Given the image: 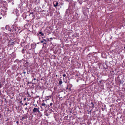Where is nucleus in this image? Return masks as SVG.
Instances as JSON below:
<instances>
[{
	"instance_id": "f257e3e1",
	"label": "nucleus",
	"mask_w": 125,
	"mask_h": 125,
	"mask_svg": "<svg viewBox=\"0 0 125 125\" xmlns=\"http://www.w3.org/2000/svg\"><path fill=\"white\" fill-rule=\"evenodd\" d=\"M47 107V106L44 103H43L42 104L41 106H40V107L41 108V110H45Z\"/></svg>"
},
{
	"instance_id": "f03ea898",
	"label": "nucleus",
	"mask_w": 125,
	"mask_h": 125,
	"mask_svg": "<svg viewBox=\"0 0 125 125\" xmlns=\"http://www.w3.org/2000/svg\"><path fill=\"white\" fill-rule=\"evenodd\" d=\"M11 28L12 29V30H13V31H16L17 29V25L15 24H14L13 25H12Z\"/></svg>"
},
{
	"instance_id": "7ed1b4c3",
	"label": "nucleus",
	"mask_w": 125,
	"mask_h": 125,
	"mask_svg": "<svg viewBox=\"0 0 125 125\" xmlns=\"http://www.w3.org/2000/svg\"><path fill=\"white\" fill-rule=\"evenodd\" d=\"M39 108H34L33 110V113H35L36 112H37L38 113H40V111H39Z\"/></svg>"
},
{
	"instance_id": "20e7f679",
	"label": "nucleus",
	"mask_w": 125,
	"mask_h": 125,
	"mask_svg": "<svg viewBox=\"0 0 125 125\" xmlns=\"http://www.w3.org/2000/svg\"><path fill=\"white\" fill-rule=\"evenodd\" d=\"M58 4V3L56 1H54L53 2V6L54 7H57Z\"/></svg>"
},
{
	"instance_id": "39448f33",
	"label": "nucleus",
	"mask_w": 125,
	"mask_h": 125,
	"mask_svg": "<svg viewBox=\"0 0 125 125\" xmlns=\"http://www.w3.org/2000/svg\"><path fill=\"white\" fill-rule=\"evenodd\" d=\"M28 118L26 114L24 115L22 117V118L20 119L21 120H23L25 119H27Z\"/></svg>"
},
{
	"instance_id": "423d86ee",
	"label": "nucleus",
	"mask_w": 125,
	"mask_h": 125,
	"mask_svg": "<svg viewBox=\"0 0 125 125\" xmlns=\"http://www.w3.org/2000/svg\"><path fill=\"white\" fill-rule=\"evenodd\" d=\"M2 36H4L3 38L6 39H7V34L4 32L3 33Z\"/></svg>"
},
{
	"instance_id": "0eeeda50",
	"label": "nucleus",
	"mask_w": 125,
	"mask_h": 125,
	"mask_svg": "<svg viewBox=\"0 0 125 125\" xmlns=\"http://www.w3.org/2000/svg\"><path fill=\"white\" fill-rule=\"evenodd\" d=\"M10 28V27L8 25H7L5 27V28L7 30L8 29V28Z\"/></svg>"
},
{
	"instance_id": "6e6552de",
	"label": "nucleus",
	"mask_w": 125,
	"mask_h": 125,
	"mask_svg": "<svg viewBox=\"0 0 125 125\" xmlns=\"http://www.w3.org/2000/svg\"><path fill=\"white\" fill-rule=\"evenodd\" d=\"M62 83V82L61 80H60L59 81V85L61 84Z\"/></svg>"
},
{
	"instance_id": "1a4fd4ad",
	"label": "nucleus",
	"mask_w": 125,
	"mask_h": 125,
	"mask_svg": "<svg viewBox=\"0 0 125 125\" xmlns=\"http://www.w3.org/2000/svg\"><path fill=\"white\" fill-rule=\"evenodd\" d=\"M39 33L40 34H41V35L42 36H43L44 35V34L43 33H42V32L41 31H40L39 32Z\"/></svg>"
},
{
	"instance_id": "9d476101",
	"label": "nucleus",
	"mask_w": 125,
	"mask_h": 125,
	"mask_svg": "<svg viewBox=\"0 0 125 125\" xmlns=\"http://www.w3.org/2000/svg\"><path fill=\"white\" fill-rule=\"evenodd\" d=\"M91 104H92V108H93L94 107V104L92 102L91 103Z\"/></svg>"
},
{
	"instance_id": "9b49d317",
	"label": "nucleus",
	"mask_w": 125,
	"mask_h": 125,
	"mask_svg": "<svg viewBox=\"0 0 125 125\" xmlns=\"http://www.w3.org/2000/svg\"><path fill=\"white\" fill-rule=\"evenodd\" d=\"M9 31H10V32H12L13 31V30H12V29L11 28L10 29V30H9Z\"/></svg>"
},
{
	"instance_id": "f8f14e48",
	"label": "nucleus",
	"mask_w": 125,
	"mask_h": 125,
	"mask_svg": "<svg viewBox=\"0 0 125 125\" xmlns=\"http://www.w3.org/2000/svg\"><path fill=\"white\" fill-rule=\"evenodd\" d=\"M2 40V38H0V42H1Z\"/></svg>"
},
{
	"instance_id": "ddd939ff",
	"label": "nucleus",
	"mask_w": 125,
	"mask_h": 125,
	"mask_svg": "<svg viewBox=\"0 0 125 125\" xmlns=\"http://www.w3.org/2000/svg\"><path fill=\"white\" fill-rule=\"evenodd\" d=\"M43 41H44L45 42H47V40L46 39H43Z\"/></svg>"
},
{
	"instance_id": "4468645a",
	"label": "nucleus",
	"mask_w": 125,
	"mask_h": 125,
	"mask_svg": "<svg viewBox=\"0 0 125 125\" xmlns=\"http://www.w3.org/2000/svg\"><path fill=\"white\" fill-rule=\"evenodd\" d=\"M63 76L64 77H65L66 76V75L65 74H64L63 75Z\"/></svg>"
},
{
	"instance_id": "2eb2a0df",
	"label": "nucleus",
	"mask_w": 125,
	"mask_h": 125,
	"mask_svg": "<svg viewBox=\"0 0 125 125\" xmlns=\"http://www.w3.org/2000/svg\"><path fill=\"white\" fill-rule=\"evenodd\" d=\"M52 105V103H51L50 104V105L51 106Z\"/></svg>"
},
{
	"instance_id": "dca6fc26",
	"label": "nucleus",
	"mask_w": 125,
	"mask_h": 125,
	"mask_svg": "<svg viewBox=\"0 0 125 125\" xmlns=\"http://www.w3.org/2000/svg\"><path fill=\"white\" fill-rule=\"evenodd\" d=\"M23 73L24 74H25V73H26V72H25V71H23Z\"/></svg>"
},
{
	"instance_id": "f3484780",
	"label": "nucleus",
	"mask_w": 125,
	"mask_h": 125,
	"mask_svg": "<svg viewBox=\"0 0 125 125\" xmlns=\"http://www.w3.org/2000/svg\"><path fill=\"white\" fill-rule=\"evenodd\" d=\"M33 13V12H32L31 13H30V14L29 15V16H30V14H32Z\"/></svg>"
},
{
	"instance_id": "a211bd4d",
	"label": "nucleus",
	"mask_w": 125,
	"mask_h": 125,
	"mask_svg": "<svg viewBox=\"0 0 125 125\" xmlns=\"http://www.w3.org/2000/svg\"><path fill=\"white\" fill-rule=\"evenodd\" d=\"M43 41H41V43H43Z\"/></svg>"
},
{
	"instance_id": "6ab92c4d",
	"label": "nucleus",
	"mask_w": 125,
	"mask_h": 125,
	"mask_svg": "<svg viewBox=\"0 0 125 125\" xmlns=\"http://www.w3.org/2000/svg\"><path fill=\"white\" fill-rule=\"evenodd\" d=\"M27 107H26V108H25V110H27Z\"/></svg>"
},
{
	"instance_id": "aec40b11",
	"label": "nucleus",
	"mask_w": 125,
	"mask_h": 125,
	"mask_svg": "<svg viewBox=\"0 0 125 125\" xmlns=\"http://www.w3.org/2000/svg\"><path fill=\"white\" fill-rule=\"evenodd\" d=\"M19 123V122L18 121H16V123L17 124H18Z\"/></svg>"
},
{
	"instance_id": "412c9836",
	"label": "nucleus",
	"mask_w": 125,
	"mask_h": 125,
	"mask_svg": "<svg viewBox=\"0 0 125 125\" xmlns=\"http://www.w3.org/2000/svg\"><path fill=\"white\" fill-rule=\"evenodd\" d=\"M11 29V28H10V27L9 28H8V30L9 31L10 30V29Z\"/></svg>"
},
{
	"instance_id": "4be33fe9",
	"label": "nucleus",
	"mask_w": 125,
	"mask_h": 125,
	"mask_svg": "<svg viewBox=\"0 0 125 125\" xmlns=\"http://www.w3.org/2000/svg\"><path fill=\"white\" fill-rule=\"evenodd\" d=\"M4 99H5V102H6V99L5 98H4Z\"/></svg>"
},
{
	"instance_id": "5701e85b",
	"label": "nucleus",
	"mask_w": 125,
	"mask_h": 125,
	"mask_svg": "<svg viewBox=\"0 0 125 125\" xmlns=\"http://www.w3.org/2000/svg\"><path fill=\"white\" fill-rule=\"evenodd\" d=\"M36 80V79L35 78H34L33 79L34 80Z\"/></svg>"
},
{
	"instance_id": "b1692460",
	"label": "nucleus",
	"mask_w": 125,
	"mask_h": 125,
	"mask_svg": "<svg viewBox=\"0 0 125 125\" xmlns=\"http://www.w3.org/2000/svg\"><path fill=\"white\" fill-rule=\"evenodd\" d=\"M35 83L34 82V83H32V84H34Z\"/></svg>"
},
{
	"instance_id": "393cba45",
	"label": "nucleus",
	"mask_w": 125,
	"mask_h": 125,
	"mask_svg": "<svg viewBox=\"0 0 125 125\" xmlns=\"http://www.w3.org/2000/svg\"><path fill=\"white\" fill-rule=\"evenodd\" d=\"M25 104V105H27V104L26 103Z\"/></svg>"
},
{
	"instance_id": "a878e982",
	"label": "nucleus",
	"mask_w": 125,
	"mask_h": 125,
	"mask_svg": "<svg viewBox=\"0 0 125 125\" xmlns=\"http://www.w3.org/2000/svg\"><path fill=\"white\" fill-rule=\"evenodd\" d=\"M1 117V114H0V118Z\"/></svg>"
},
{
	"instance_id": "bb28decb",
	"label": "nucleus",
	"mask_w": 125,
	"mask_h": 125,
	"mask_svg": "<svg viewBox=\"0 0 125 125\" xmlns=\"http://www.w3.org/2000/svg\"><path fill=\"white\" fill-rule=\"evenodd\" d=\"M50 39H52V37H51L50 38Z\"/></svg>"
},
{
	"instance_id": "cd10ccee",
	"label": "nucleus",
	"mask_w": 125,
	"mask_h": 125,
	"mask_svg": "<svg viewBox=\"0 0 125 125\" xmlns=\"http://www.w3.org/2000/svg\"><path fill=\"white\" fill-rule=\"evenodd\" d=\"M24 100H26V98H24Z\"/></svg>"
},
{
	"instance_id": "c85d7f7f",
	"label": "nucleus",
	"mask_w": 125,
	"mask_h": 125,
	"mask_svg": "<svg viewBox=\"0 0 125 125\" xmlns=\"http://www.w3.org/2000/svg\"><path fill=\"white\" fill-rule=\"evenodd\" d=\"M46 43H45V42H44V43H43V44H46Z\"/></svg>"
},
{
	"instance_id": "c756f323",
	"label": "nucleus",
	"mask_w": 125,
	"mask_h": 125,
	"mask_svg": "<svg viewBox=\"0 0 125 125\" xmlns=\"http://www.w3.org/2000/svg\"><path fill=\"white\" fill-rule=\"evenodd\" d=\"M37 43V44H39V42H38V43Z\"/></svg>"
},
{
	"instance_id": "7c9ffc66",
	"label": "nucleus",
	"mask_w": 125,
	"mask_h": 125,
	"mask_svg": "<svg viewBox=\"0 0 125 125\" xmlns=\"http://www.w3.org/2000/svg\"><path fill=\"white\" fill-rule=\"evenodd\" d=\"M22 101H21L20 102V103H21L22 102Z\"/></svg>"
},
{
	"instance_id": "2f4dec72",
	"label": "nucleus",
	"mask_w": 125,
	"mask_h": 125,
	"mask_svg": "<svg viewBox=\"0 0 125 125\" xmlns=\"http://www.w3.org/2000/svg\"><path fill=\"white\" fill-rule=\"evenodd\" d=\"M1 18V17H0V19Z\"/></svg>"
},
{
	"instance_id": "473e14b6",
	"label": "nucleus",
	"mask_w": 125,
	"mask_h": 125,
	"mask_svg": "<svg viewBox=\"0 0 125 125\" xmlns=\"http://www.w3.org/2000/svg\"><path fill=\"white\" fill-rule=\"evenodd\" d=\"M91 110L90 111V112H91Z\"/></svg>"
},
{
	"instance_id": "72a5a7b5",
	"label": "nucleus",
	"mask_w": 125,
	"mask_h": 125,
	"mask_svg": "<svg viewBox=\"0 0 125 125\" xmlns=\"http://www.w3.org/2000/svg\"><path fill=\"white\" fill-rule=\"evenodd\" d=\"M1 101L2 102H3V101L2 100H1Z\"/></svg>"
},
{
	"instance_id": "f704fd0d",
	"label": "nucleus",
	"mask_w": 125,
	"mask_h": 125,
	"mask_svg": "<svg viewBox=\"0 0 125 125\" xmlns=\"http://www.w3.org/2000/svg\"><path fill=\"white\" fill-rule=\"evenodd\" d=\"M125 48V47H124Z\"/></svg>"
}]
</instances>
